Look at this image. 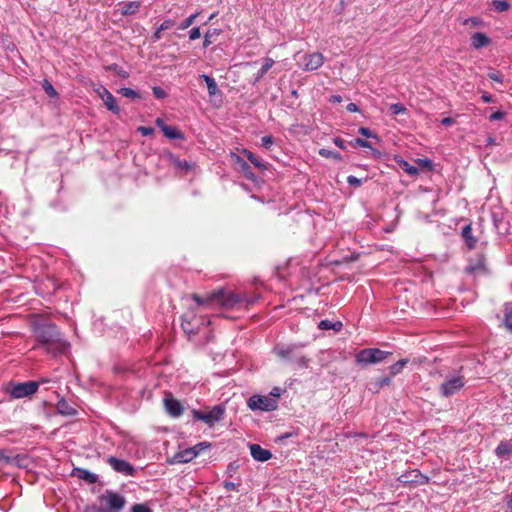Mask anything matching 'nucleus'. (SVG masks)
Masks as SVG:
<instances>
[{
	"label": "nucleus",
	"instance_id": "obj_26",
	"mask_svg": "<svg viewBox=\"0 0 512 512\" xmlns=\"http://www.w3.org/2000/svg\"><path fill=\"white\" fill-rule=\"evenodd\" d=\"M141 6L139 1H130L123 4L121 14L124 16L135 14Z\"/></svg>",
	"mask_w": 512,
	"mask_h": 512
},
{
	"label": "nucleus",
	"instance_id": "obj_17",
	"mask_svg": "<svg viewBox=\"0 0 512 512\" xmlns=\"http://www.w3.org/2000/svg\"><path fill=\"white\" fill-rule=\"evenodd\" d=\"M250 454L254 460L265 462L272 458L270 450L262 448L259 444H250Z\"/></svg>",
	"mask_w": 512,
	"mask_h": 512
},
{
	"label": "nucleus",
	"instance_id": "obj_25",
	"mask_svg": "<svg viewBox=\"0 0 512 512\" xmlns=\"http://www.w3.org/2000/svg\"><path fill=\"white\" fill-rule=\"evenodd\" d=\"M200 78L206 83L208 94L210 97H214L217 94H220L219 87L214 78L206 74L200 75Z\"/></svg>",
	"mask_w": 512,
	"mask_h": 512
},
{
	"label": "nucleus",
	"instance_id": "obj_18",
	"mask_svg": "<svg viewBox=\"0 0 512 512\" xmlns=\"http://www.w3.org/2000/svg\"><path fill=\"white\" fill-rule=\"evenodd\" d=\"M164 404H165V409L170 416L178 417L183 412V407H182L181 403L172 397L165 398Z\"/></svg>",
	"mask_w": 512,
	"mask_h": 512
},
{
	"label": "nucleus",
	"instance_id": "obj_56",
	"mask_svg": "<svg viewBox=\"0 0 512 512\" xmlns=\"http://www.w3.org/2000/svg\"><path fill=\"white\" fill-rule=\"evenodd\" d=\"M417 163L423 168L430 169L432 167V161L428 158L417 159Z\"/></svg>",
	"mask_w": 512,
	"mask_h": 512
},
{
	"label": "nucleus",
	"instance_id": "obj_6",
	"mask_svg": "<svg viewBox=\"0 0 512 512\" xmlns=\"http://www.w3.org/2000/svg\"><path fill=\"white\" fill-rule=\"evenodd\" d=\"M247 406L252 411H273L278 406V401L267 395H253L247 400Z\"/></svg>",
	"mask_w": 512,
	"mask_h": 512
},
{
	"label": "nucleus",
	"instance_id": "obj_57",
	"mask_svg": "<svg viewBox=\"0 0 512 512\" xmlns=\"http://www.w3.org/2000/svg\"><path fill=\"white\" fill-rule=\"evenodd\" d=\"M505 116V113L502 112V111H497V112H494L492 113L490 116H489V120L490 121H498V120H501L503 119Z\"/></svg>",
	"mask_w": 512,
	"mask_h": 512
},
{
	"label": "nucleus",
	"instance_id": "obj_1",
	"mask_svg": "<svg viewBox=\"0 0 512 512\" xmlns=\"http://www.w3.org/2000/svg\"><path fill=\"white\" fill-rule=\"evenodd\" d=\"M34 350L42 349L44 352L57 356L65 353L69 344L64 340L54 324L43 319L42 312L34 306Z\"/></svg>",
	"mask_w": 512,
	"mask_h": 512
},
{
	"label": "nucleus",
	"instance_id": "obj_12",
	"mask_svg": "<svg viewBox=\"0 0 512 512\" xmlns=\"http://www.w3.org/2000/svg\"><path fill=\"white\" fill-rule=\"evenodd\" d=\"M97 95L103 100L105 107L114 114L120 112V108L117 104L115 97L106 89L104 86H99L95 89Z\"/></svg>",
	"mask_w": 512,
	"mask_h": 512
},
{
	"label": "nucleus",
	"instance_id": "obj_35",
	"mask_svg": "<svg viewBox=\"0 0 512 512\" xmlns=\"http://www.w3.org/2000/svg\"><path fill=\"white\" fill-rule=\"evenodd\" d=\"M199 14H200V12H196V13L191 14L189 17H187L185 20H183L178 25V29L179 30H186L187 28H189L195 22V20L199 16Z\"/></svg>",
	"mask_w": 512,
	"mask_h": 512
},
{
	"label": "nucleus",
	"instance_id": "obj_60",
	"mask_svg": "<svg viewBox=\"0 0 512 512\" xmlns=\"http://www.w3.org/2000/svg\"><path fill=\"white\" fill-rule=\"evenodd\" d=\"M224 488L227 491H231V490L238 491V485L235 484L234 482H229V481L224 482Z\"/></svg>",
	"mask_w": 512,
	"mask_h": 512
},
{
	"label": "nucleus",
	"instance_id": "obj_31",
	"mask_svg": "<svg viewBox=\"0 0 512 512\" xmlns=\"http://www.w3.org/2000/svg\"><path fill=\"white\" fill-rule=\"evenodd\" d=\"M318 328L321 329V330H334V331H339L341 330L342 328V323L337 321V322H331L329 320H321L318 324Z\"/></svg>",
	"mask_w": 512,
	"mask_h": 512
},
{
	"label": "nucleus",
	"instance_id": "obj_14",
	"mask_svg": "<svg viewBox=\"0 0 512 512\" xmlns=\"http://www.w3.org/2000/svg\"><path fill=\"white\" fill-rule=\"evenodd\" d=\"M465 272L473 276H481L487 273L485 264V257L478 255L475 259L470 260L469 264L465 268Z\"/></svg>",
	"mask_w": 512,
	"mask_h": 512
},
{
	"label": "nucleus",
	"instance_id": "obj_46",
	"mask_svg": "<svg viewBox=\"0 0 512 512\" xmlns=\"http://www.w3.org/2000/svg\"><path fill=\"white\" fill-rule=\"evenodd\" d=\"M351 145L352 146H359V147H364V148H372L370 142L364 140V139H361V138H356L354 139L352 142H351Z\"/></svg>",
	"mask_w": 512,
	"mask_h": 512
},
{
	"label": "nucleus",
	"instance_id": "obj_49",
	"mask_svg": "<svg viewBox=\"0 0 512 512\" xmlns=\"http://www.w3.org/2000/svg\"><path fill=\"white\" fill-rule=\"evenodd\" d=\"M109 70L111 71H114L115 73H117L119 76H122V77H127L128 74L126 73V71H124L119 65L117 64H111L109 67H108Z\"/></svg>",
	"mask_w": 512,
	"mask_h": 512
},
{
	"label": "nucleus",
	"instance_id": "obj_11",
	"mask_svg": "<svg viewBox=\"0 0 512 512\" xmlns=\"http://www.w3.org/2000/svg\"><path fill=\"white\" fill-rule=\"evenodd\" d=\"M398 480L404 485H425L429 482V477L422 474L418 469H414L402 474Z\"/></svg>",
	"mask_w": 512,
	"mask_h": 512
},
{
	"label": "nucleus",
	"instance_id": "obj_28",
	"mask_svg": "<svg viewBox=\"0 0 512 512\" xmlns=\"http://www.w3.org/2000/svg\"><path fill=\"white\" fill-rule=\"evenodd\" d=\"M274 63L275 62H274V60L272 58H269V57L264 58L263 65H262V67L260 68V70L258 71V73H257V75L255 77L254 84L257 83L258 81H260V79L263 78V76L274 65Z\"/></svg>",
	"mask_w": 512,
	"mask_h": 512
},
{
	"label": "nucleus",
	"instance_id": "obj_4",
	"mask_svg": "<svg viewBox=\"0 0 512 512\" xmlns=\"http://www.w3.org/2000/svg\"><path fill=\"white\" fill-rule=\"evenodd\" d=\"M466 380L462 374V368L454 370L445 375L439 386V393L444 398H449L458 393L464 386Z\"/></svg>",
	"mask_w": 512,
	"mask_h": 512
},
{
	"label": "nucleus",
	"instance_id": "obj_32",
	"mask_svg": "<svg viewBox=\"0 0 512 512\" xmlns=\"http://www.w3.org/2000/svg\"><path fill=\"white\" fill-rule=\"evenodd\" d=\"M242 152L255 167L259 168L260 170L266 169V165L262 161H260L258 157L255 156L251 151L243 149Z\"/></svg>",
	"mask_w": 512,
	"mask_h": 512
},
{
	"label": "nucleus",
	"instance_id": "obj_43",
	"mask_svg": "<svg viewBox=\"0 0 512 512\" xmlns=\"http://www.w3.org/2000/svg\"><path fill=\"white\" fill-rule=\"evenodd\" d=\"M130 512H153L152 509L146 503L134 504L131 507Z\"/></svg>",
	"mask_w": 512,
	"mask_h": 512
},
{
	"label": "nucleus",
	"instance_id": "obj_3",
	"mask_svg": "<svg viewBox=\"0 0 512 512\" xmlns=\"http://www.w3.org/2000/svg\"><path fill=\"white\" fill-rule=\"evenodd\" d=\"M303 345L300 344H278L274 353L283 361L289 364H296L301 368L308 367L309 360L302 353Z\"/></svg>",
	"mask_w": 512,
	"mask_h": 512
},
{
	"label": "nucleus",
	"instance_id": "obj_62",
	"mask_svg": "<svg viewBox=\"0 0 512 512\" xmlns=\"http://www.w3.org/2000/svg\"><path fill=\"white\" fill-rule=\"evenodd\" d=\"M162 30H159V27L154 31L152 37H151V40L152 42H157L161 39L162 37Z\"/></svg>",
	"mask_w": 512,
	"mask_h": 512
},
{
	"label": "nucleus",
	"instance_id": "obj_58",
	"mask_svg": "<svg viewBox=\"0 0 512 512\" xmlns=\"http://www.w3.org/2000/svg\"><path fill=\"white\" fill-rule=\"evenodd\" d=\"M11 461V456L7 455L4 450L0 449V464H8Z\"/></svg>",
	"mask_w": 512,
	"mask_h": 512
},
{
	"label": "nucleus",
	"instance_id": "obj_47",
	"mask_svg": "<svg viewBox=\"0 0 512 512\" xmlns=\"http://www.w3.org/2000/svg\"><path fill=\"white\" fill-rule=\"evenodd\" d=\"M175 25V21L173 19H165L160 25L159 30L166 31L172 28Z\"/></svg>",
	"mask_w": 512,
	"mask_h": 512
},
{
	"label": "nucleus",
	"instance_id": "obj_9",
	"mask_svg": "<svg viewBox=\"0 0 512 512\" xmlns=\"http://www.w3.org/2000/svg\"><path fill=\"white\" fill-rule=\"evenodd\" d=\"M192 413L196 420L203 421L207 425L213 426L216 422L223 418L225 409L221 405H216L208 412L193 410Z\"/></svg>",
	"mask_w": 512,
	"mask_h": 512
},
{
	"label": "nucleus",
	"instance_id": "obj_5",
	"mask_svg": "<svg viewBox=\"0 0 512 512\" xmlns=\"http://www.w3.org/2000/svg\"><path fill=\"white\" fill-rule=\"evenodd\" d=\"M389 355H391L390 352L378 348H366L358 352L356 362L364 365L376 364L385 360Z\"/></svg>",
	"mask_w": 512,
	"mask_h": 512
},
{
	"label": "nucleus",
	"instance_id": "obj_7",
	"mask_svg": "<svg viewBox=\"0 0 512 512\" xmlns=\"http://www.w3.org/2000/svg\"><path fill=\"white\" fill-rule=\"evenodd\" d=\"M209 321L202 316H196L193 313H187L183 316L182 329L189 336L196 335L201 328L208 325Z\"/></svg>",
	"mask_w": 512,
	"mask_h": 512
},
{
	"label": "nucleus",
	"instance_id": "obj_63",
	"mask_svg": "<svg viewBox=\"0 0 512 512\" xmlns=\"http://www.w3.org/2000/svg\"><path fill=\"white\" fill-rule=\"evenodd\" d=\"M333 142H334V144H335L338 148H340V149H342V150H345V149H346L345 142H344V140H342L341 138H338V137H337V138H334Z\"/></svg>",
	"mask_w": 512,
	"mask_h": 512
},
{
	"label": "nucleus",
	"instance_id": "obj_13",
	"mask_svg": "<svg viewBox=\"0 0 512 512\" xmlns=\"http://www.w3.org/2000/svg\"><path fill=\"white\" fill-rule=\"evenodd\" d=\"M303 70L314 71L321 67L324 63V56L320 52H314L303 56Z\"/></svg>",
	"mask_w": 512,
	"mask_h": 512
},
{
	"label": "nucleus",
	"instance_id": "obj_24",
	"mask_svg": "<svg viewBox=\"0 0 512 512\" xmlns=\"http://www.w3.org/2000/svg\"><path fill=\"white\" fill-rule=\"evenodd\" d=\"M461 236L464 239L469 249H473L476 246L477 239L472 235V226L467 224L462 228Z\"/></svg>",
	"mask_w": 512,
	"mask_h": 512
},
{
	"label": "nucleus",
	"instance_id": "obj_29",
	"mask_svg": "<svg viewBox=\"0 0 512 512\" xmlns=\"http://www.w3.org/2000/svg\"><path fill=\"white\" fill-rule=\"evenodd\" d=\"M163 134L165 137L172 140L184 139V135L173 126L163 127Z\"/></svg>",
	"mask_w": 512,
	"mask_h": 512
},
{
	"label": "nucleus",
	"instance_id": "obj_55",
	"mask_svg": "<svg viewBox=\"0 0 512 512\" xmlns=\"http://www.w3.org/2000/svg\"><path fill=\"white\" fill-rule=\"evenodd\" d=\"M488 77L493 80V81H496L498 83H502L503 82V77L501 76L500 73L498 72H489L488 73Z\"/></svg>",
	"mask_w": 512,
	"mask_h": 512
},
{
	"label": "nucleus",
	"instance_id": "obj_51",
	"mask_svg": "<svg viewBox=\"0 0 512 512\" xmlns=\"http://www.w3.org/2000/svg\"><path fill=\"white\" fill-rule=\"evenodd\" d=\"M347 182L349 185L356 186V187H359L362 184V180L353 175H349L347 177Z\"/></svg>",
	"mask_w": 512,
	"mask_h": 512
},
{
	"label": "nucleus",
	"instance_id": "obj_64",
	"mask_svg": "<svg viewBox=\"0 0 512 512\" xmlns=\"http://www.w3.org/2000/svg\"><path fill=\"white\" fill-rule=\"evenodd\" d=\"M507 512H512V492L507 495Z\"/></svg>",
	"mask_w": 512,
	"mask_h": 512
},
{
	"label": "nucleus",
	"instance_id": "obj_40",
	"mask_svg": "<svg viewBox=\"0 0 512 512\" xmlns=\"http://www.w3.org/2000/svg\"><path fill=\"white\" fill-rule=\"evenodd\" d=\"M239 170H240V172H242V173H243V175H244L247 179H249V180H251V181H255V180H256V177H255V175L252 173V171H251V167L249 166V164H248L247 162L242 163V164H241V167L239 168Z\"/></svg>",
	"mask_w": 512,
	"mask_h": 512
},
{
	"label": "nucleus",
	"instance_id": "obj_21",
	"mask_svg": "<svg viewBox=\"0 0 512 512\" xmlns=\"http://www.w3.org/2000/svg\"><path fill=\"white\" fill-rule=\"evenodd\" d=\"M9 464H15L16 466L26 469L29 472L28 468L32 464V458L25 454H17L15 456H11V461Z\"/></svg>",
	"mask_w": 512,
	"mask_h": 512
},
{
	"label": "nucleus",
	"instance_id": "obj_36",
	"mask_svg": "<svg viewBox=\"0 0 512 512\" xmlns=\"http://www.w3.org/2000/svg\"><path fill=\"white\" fill-rule=\"evenodd\" d=\"M493 9L497 12H505L510 8V3L506 0H494L492 2Z\"/></svg>",
	"mask_w": 512,
	"mask_h": 512
},
{
	"label": "nucleus",
	"instance_id": "obj_41",
	"mask_svg": "<svg viewBox=\"0 0 512 512\" xmlns=\"http://www.w3.org/2000/svg\"><path fill=\"white\" fill-rule=\"evenodd\" d=\"M319 154L324 157V158H333V159H336V160H341L342 159V156L336 152V151H332V150H329V149H325V148H322L319 150Z\"/></svg>",
	"mask_w": 512,
	"mask_h": 512
},
{
	"label": "nucleus",
	"instance_id": "obj_52",
	"mask_svg": "<svg viewBox=\"0 0 512 512\" xmlns=\"http://www.w3.org/2000/svg\"><path fill=\"white\" fill-rule=\"evenodd\" d=\"M137 130L142 136H150L154 133V129L152 127L140 126Z\"/></svg>",
	"mask_w": 512,
	"mask_h": 512
},
{
	"label": "nucleus",
	"instance_id": "obj_34",
	"mask_svg": "<svg viewBox=\"0 0 512 512\" xmlns=\"http://www.w3.org/2000/svg\"><path fill=\"white\" fill-rule=\"evenodd\" d=\"M57 409H58L59 413H61L63 415L70 416V415L76 414V410L73 407H71L70 405H68L64 400L58 401Z\"/></svg>",
	"mask_w": 512,
	"mask_h": 512
},
{
	"label": "nucleus",
	"instance_id": "obj_23",
	"mask_svg": "<svg viewBox=\"0 0 512 512\" xmlns=\"http://www.w3.org/2000/svg\"><path fill=\"white\" fill-rule=\"evenodd\" d=\"M494 453L498 458H504L505 456L509 455L510 453H512V441H500V443L495 448Z\"/></svg>",
	"mask_w": 512,
	"mask_h": 512
},
{
	"label": "nucleus",
	"instance_id": "obj_27",
	"mask_svg": "<svg viewBox=\"0 0 512 512\" xmlns=\"http://www.w3.org/2000/svg\"><path fill=\"white\" fill-rule=\"evenodd\" d=\"M220 34H221L220 29H217V28L208 29L204 36L203 48L209 47Z\"/></svg>",
	"mask_w": 512,
	"mask_h": 512
},
{
	"label": "nucleus",
	"instance_id": "obj_54",
	"mask_svg": "<svg viewBox=\"0 0 512 512\" xmlns=\"http://www.w3.org/2000/svg\"><path fill=\"white\" fill-rule=\"evenodd\" d=\"M261 142L262 146H264L265 148H269L274 143V140L272 136L267 135L261 138Z\"/></svg>",
	"mask_w": 512,
	"mask_h": 512
},
{
	"label": "nucleus",
	"instance_id": "obj_37",
	"mask_svg": "<svg viewBox=\"0 0 512 512\" xmlns=\"http://www.w3.org/2000/svg\"><path fill=\"white\" fill-rule=\"evenodd\" d=\"M42 87H43V89H44L45 93H46L50 98H57V97H58V93H57V91L55 90V88L53 87V85H52L48 80H44V81H43Z\"/></svg>",
	"mask_w": 512,
	"mask_h": 512
},
{
	"label": "nucleus",
	"instance_id": "obj_59",
	"mask_svg": "<svg viewBox=\"0 0 512 512\" xmlns=\"http://www.w3.org/2000/svg\"><path fill=\"white\" fill-rule=\"evenodd\" d=\"M281 392H282L281 388H279V387H274V388H272V390L270 391V395H269V396H270V397H272V398H274V399H276V400L278 401V398L281 396Z\"/></svg>",
	"mask_w": 512,
	"mask_h": 512
},
{
	"label": "nucleus",
	"instance_id": "obj_48",
	"mask_svg": "<svg viewBox=\"0 0 512 512\" xmlns=\"http://www.w3.org/2000/svg\"><path fill=\"white\" fill-rule=\"evenodd\" d=\"M358 133L361 134L362 136L364 137H367V138H375L377 139V136L376 134H374L369 128L367 127H360L358 129Z\"/></svg>",
	"mask_w": 512,
	"mask_h": 512
},
{
	"label": "nucleus",
	"instance_id": "obj_39",
	"mask_svg": "<svg viewBox=\"0 0 512 512\" xmlns=\"http://www.w3.org/2000/svg\"><path fill=\"white\" fill-rule=\"evenodd\" d=\"M119 93L124 96V97H127V98H131V99H139L140 98V94L131 89V88H128V87H123L119 90Z\"/></svg>",
	"mask_w": 512,
	"mask_h": 512
},
{
	"label": "nucleus",
	"instance_id": "obj_22",
	"mask_svg": "<svg viewBox=\"0 0 512 512\" xmlns=\"http://www.w3.org/2000/svg\"><path fill=\"white\" fill-rule=\"evenodd\" d=\"M490 42L489 37L481 32H475L471 36V46L475 49H480L482 47H485Z\"/></svg>",
	"mask_w": 512,
	"mask_h": 512
},
{
	"label": "nucleus",
	"instance_id": "obj_2",
	"mask_svg": "<svg viewBox=\"0 0 512 512\" xmlns=\"http://www.w3.org/2000/svg\"><path fill=\"white\" fill-rule=\"evenodd\" d=\"M192 299L199 305L206 308L221 307L225 309H233L241 305H252L256 302L257 297H247L246 295L237 294L230 290L219 289L204 296L193 294Z\"/></svg>",
	"mask_w": 512,
	"mask_h": 512
},
{
	"label": "nucleus",
	"instance_id": "obj_19",
	"mask_svg": "<svg viewBox=\"0 0 512 512\" xmlns=\"http://www.w3.org/2000/svg\"><path fill=\"white\" fill-rule=\"evenodd\" d=\"M72 475L87 482L88 484H94L98 481V476L95 473L84 468H74Z\"/></svg>",
	"mask_w": 512,
	"mask_h": 512
},
{
	"label": "nucleus",
	"instance_id": "obj_33",
	"mask_svg": "<svg viewBox=\"0 0 512 512\" xmlns=\"http://www.w3.org/2000/svg\"><path fill=\"white\" fill-rule=\"evenodd\" d=\"M504 324L505 327L512 332V303L505 304L504 309Z\"/></svg>",
	"mask_w": 512,
	"mask_h": 512
},
{
	"label": "nucleus",
	"instance_id": "obj_8",
	"mask_svg": "<svg viewBox=\"0 0 512 512\" xmlns=\"http://www.w3.org/2000/svg\"><path fill=\"white\" fill-rule=\"evenodd\" d=\"M101 501L105 503L106 508L101 509L100 512H120L126 503L125 498L113 491H106L102 495Z\"/></svg>",
	"mask_w": 512,
	"mask_h": 512
},
{
	"label": "nucleus",
	"instance_id": "obj_53",
	"mask_svg": "<svg viewBox=\"0 0 512 512\" xmlns=\"http://www.w3.org/2000/svg\"><path fill=\"white\" fill-rule=\"evenodd\" d=\"M152 90H153L154 96L157 99H162V98L166 97V92L161 87L155 86V87H153Z\"/></svg>",
	"mask_w": 512,
	"mask_h": 512
},
{
	"label": "nucleus",
	"instance_id": "obj_30",
	"mask_svg": "<svg viewBox=\"0 0 512 512\" xmlns=\"http://www.w3.org/2000/svg\"><path fill=\"white\" fill-rule=\"evenodd\" d=\"M399 167L410 176H416L419 174V169L404 159L396 160Z\"/></svg>",
	"mask_w": 512,
	"mask_h": 512
},
{
	"label": "nucleus",
	"instance_id": "obj_42",
	"mask_svg": "<svg viewBox=\"0 0 512 512\" xmlns=\"http://www.w3.org/2000/svg\"><path fill=\"white\" fill-rule=\"evenodd\" d=\"M390 110L393 115L405 114L407 112L406 107L401 103L392 104Z\"/></svg>",
	"mask_w": 512,
	"mask_h": 512
},
{
	"label": "nucleus",
	"instance_id": "obj_20",
	"mask_svg": "<svg viewBox=\"0 0 512 512\" xmlns=\"http://www.w3.org/2000/svg\"><path fill=\"white\" fill-rule=\"evenodd\" d=\"M196 457H197V452H194V449L191 447V448H187V449H184V450L176 453L173 457V462L174 463H188Z\"/></svg>",
	"mask_w": 512,
	"mask_h": 512
},
{
	"label": "nucleus",
	"instance_id": "obj_16",
	"mask_svg": "<svg viewBox=\"0 0 512 512\" xmlns=\"http://www.w3.org/2000/svg\"><path fill=\"white\" fill-rule=\"evenodd\" d=\"M58 286L53 278L48 277L44 283L34 287V292L43 297L51 296Z\"/></svg>",
	"mask_w": 512,
	"mask_h": 512
},
{
	"label": "nucleus",
	"instance_id": "obj_44",
	"mask_svg": "<svg viewBox=\"0 0 512 512\" xmlns=\"http://www.w3.org/2000/svg\"><path fill=\"white\" fill-rule=\"evenodd\" d=\"M173 164L177 168H179L181 170H186V171L191 169V167H192L191 163L187 162L186 160H180V159H177V158L173 159Z\"/></svg>",
	"mask_w": 512,
	"mask_h": 512
},
{
	"label": "nucleus",
	"instance_id": "obj_45",
	"mask_svg": "<svg viewBox=\"0 0 512 512\" xmlns=\"http://www.w3.org/2000/svg\"><path fill=\"white\" fill-rule=\"evenodd\" d=\"M210 447H211L210 443H208V442H200V443L196 444L195 446H193L192 448L194 449V452H197V456H198L203 451H206V450L210 449Z\"/></svg>",
	"mask_w": 512,
	"mask_h": 512
},
{
	"label": "nucleus",
	"instance_id": "obj_50",
	"mask_svg": "<svg viewBox=\"0 0 512 512\" xmlns=\"http://www.w3.org/2000/svg\"><path fill=\"white\" fill-rule=\"evenodd\" d=\"M201 37V30H200V27H193L190 31H189V39L194 41L198 38Z\"/></svg>",
	"mask_w": 512,
	"mask_h": 512
},
{
	"label": "nucleus",
	"instance_id": "obj_15",
	"mask_svg": "<svg viewBox=\"0 0 512 512\" xmlns=\"http://www.w3.org/2000/svg\"><path fill=\"white\" fill-rule=\"evenodd\" d=\"M10 395L15 398H23L32 394V381L25 383H12L10 385Z\"/></svg>",
	"mask_w": 512,
	"mask_h": 512
},
{
	"label": "nucleus",
	"instance_id": "obj_38",
	"mask_svg": "<svg viewBox=\"0 0 512 512\" xmlns=\"http://www.w3.org/2000/svg\"><path fill=\"white\" fill-rule=\"evenodd\" d=\"M408 363V359H401L399 360L398 362L394 363L391 367H390V372L393 376L399 374L403 367Z\"/></svg>",
	"mask_w": 512,
	"mask_h": 512
},
{
	"label": "nucleus",
	"instance_id": "obj_10",
	"mask_svg": "<svg viewBox=\"0 0 512 512\" xmlns=\"http://www.w3.org/2000/svg\"><path fill=\"white\" fill-rule=\"evenodd\" d=\"M106 462L111 466V468L124 476L134 477L137 473L136 468L130 464L128 461L119 459L115 456H109Z\"/></svg>",
	"mask_w": 512,
	"mask_h": 512
},
{
	"label": "nucleus",
	"instance_id": "obj_61",
	"mask_svg": "<svg viewBox=\"0 0 512 512\" xmlns=\"http://www.w3.org/2000/svg\"><path fill=\"white\" fill-rule=\"evenodd\" d=\"M391 382V379L389 377H383L379 379V381L376 383L379 388H382L383 386H388Z\"/></svg>",
	"mask_w": 512,
	"mask_h": 512
}]
</instances>
